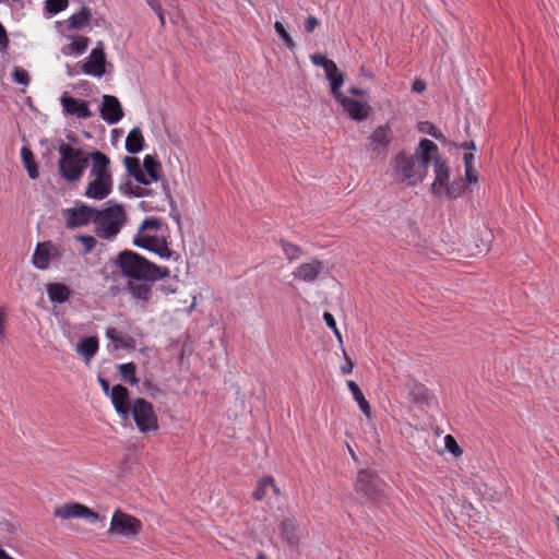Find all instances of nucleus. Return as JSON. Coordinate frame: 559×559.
<instances>
[{"instance_id": "49530a36", "label": "nucleus", "mask_w": 559, "mask_h": 559, "mask_svg": "<svg viewBox=\"0 0 559 559\" xmlns=\"http://www.w3.org/2000/svg\"><path fill=\"white\" fill-rule=\"evenodd\" d=\"M465 179L471 185L477 183V181H478L477 170L474 167L465 168Z\"/></svg>"}, {"instance_id": "c756f323", "label": "nucleus", "mask_w": 559, "mask_h": 559, "mask_svg": "<svg viewBox=\"0 0 559 559\" xmlns=\"http://www.w3.org/2000/svg\"><path fill=\"white\" fill-rule=\"evenodd\" d=\"M91 20V10L83 5L81 11L72 14L68 20L67 28L69 31H79L88 25Z\"/></svg>"}, {"instance_id": "0eeeda50", "label": "nucleus", "mask_w": 559, "mask_h": 559, "mask_svg": "<svg viewBox=\"0 0 559 559\" xmlns=\"http://www.w3.org/2000/svg\"><path fill=\"white\" fill-rule=\"evenodd\" d=\"M131 412L140 432L147 433L158 430V419L150 402L141 397L135 399Z\"/></svg>"}, {"instance_id": "3c124183", "label": "nucleus", "mask_w": 559, "mask_h": 559, "mask_svg": "<svg viewBox=\"0 0 559 559\" xmlns=\"http://www.w3.org/2000/svg\"><path fill=\"white\" fill-rule=\"evenodd\" d=\"M9 46V38L5 32V28L0 23V50H5Z\"/></svg>"}, {"instance_id": "dca6fc26", "label": "nucleus", "mask_w": 559, "mask_h": 559, "mask_svg": "<svg viewBox=\"0 0 559 559\" xmlns=\"http://www.w3.org/2000/svg\"><path fill=\"white\" fill-rule=\"evenodd\" d=\"M60 103L67 115L75 116L79 119H87L92 116L88 104L85 100L74 98L67 93H63L60 98Z\"/></svg>"}, {"instance_id": "c03bdc74", "label": "nucleus", "mask_w": 559, "mask_h": 559, "mask_svg": "<svg viewBox=\"0 0 559 559\" xmlns=\"http://www.w3.org/2000/svg\"><path fill=\"white\" fill-rule=\"evenodd\" d=\"M13 79L19 84H22V85L28 84V74L23 69L15 68L13 70Z\"/></svg>"}, {"instance_id": "0e129e2a", "label": "nucleus", "mask_w": 559, "mask_h": 559, "mask_svg": "<svg viewBox=\"0 0 559 559\" xmlns=\"http://www.w3.org/2000/svg\"><path fill=\"white\" fill-rule=\"evenodd\" d=\"M462 146L466 150H475L476 145L474 141H468L462 144Z\"/></svg>"}, {"instance_id": "ea45409f", "label": "nucleus", "mask_w": 559, "mask_h": 559, "mask_svg": "<svg viewBox=\"0 0 559 559\" xmlns=\"http://www.w3.org/2000/svg\"><path fill=\"white\" fill-rule=\"evenodd\" d=\"M74 239L80 241L83 246L82 250L80 251L81 255L88 254L97 245L96 238L90 235H76Z\"/></svg>"}, {"instance_id": "2f4dec72", "label": "nucleus", "mask_w": 559, "mask_h": 559, "mask_svg": "<svg viewBox=\"0 0 559 559\" xmlns=\"http://www.w3.org/2000/svg\"><path fill=\"white\" fill-rule=\"evenodd\" d=\"M124 166L128 170V173L139 182L142 185L147 186L146 175L144 170L142 169L140 162L135 157H126L123 159Z\"/></svg>"}, {"instance_id": "a19ab883", "label": "nucleus", "mask_w": 559, "mask_h": 559, "mask_svg": "<svg viewBox=\"0 0 559 559\" xmlns=\"http://www.w3.org/2000/svg\"><path fill=\"white\" fill-rule=\"evenodd\" d=\"M274 29L276 32V34L278 35V37L282 39V41L284 43V45L289 49V50H293L295 48V41L293 40V38L290 37L289 33L286 31L285 26L283 25V23H281L280 21H276L275 24H274Z\"/></svg>"}, {"instance_id": "72a5a7b5", "label": "nucleus", "mask_w": 559, "mask_h": 559, "mask_svg": "<svg viewBox=\"0 0 559 559\" xmlns=\"http://www.w3.org/2000/svg\"><path fill=\"white\" fill-rule=\"evenodd\" d=\"M47 293L51 301L59 304L67 301L70 297V289L60 283L48 285Z\"/></svg>"}, {"instance_id": "393cba45", "label": "nucleus", "mask_w": 559, "mask_h": 559, "mask_svg": "<svg viewBox=\"0 0 559 559\" xmlns=\"http://www.w3.org/2000/svg\"><path fill=\"white\" fill-rule=\"evenodd\" d=\"M310 58L314 66L323 68L325 78L329 80L331 87L333 86L334 81H337L340 76H344L333 60H330L320 53H314Z\"/></svg>"}, {"instance_id": "c9c22d12", "label": "nucleus", "mask_w": 559, "mask_h": 559, "mask_svg": "<svg viewBox=\"0 0 559 559\" xmlns=\"http://www.w3.org/2000/svg\"><path fill=\"white\" fill-rule=\"evenodd\" d=\"M423 252L429 258H435L436 255L444 254L447 250L445 243H435L432 240L424 239L423 243L419 245Z\"/></svg>"}, {"instance_id": "09e8293b", "label": "nucleus", "mask_w": 559, "mask_h": 559, "mask_svg": "<svg viewBox=\"0 0 559 559\" xmlns=\"http://www.w3.org/2000/svg\"><path fill=\"white\" fill-rule=\"evenodd\" d=\"M284 251H285L286 255L288 257V259H290V260L297 258L298 253H299V249L296 246L290 245V243L284 245Z\"/></svg>"}, {"instance_id": "473e14b6", "label": "nucleus", "mask_w": 559, "mask_h": 559, "mask_svg": "<svg viewBox=\"0 0 559 559\" xmlns=\"http://www.w3.org/2000/svg\"><path fill=\"white\" fill-rule=\"evenodd\" d=\"M144 139L139 128L132 129L126 139V150L131 154H136L142 151Z\"/></svg>"}, {"instance_id": "5701e85b", "label": "nucleus", "mask_w": 559, "mask_h": 559, "mask_svg": "<svg viewBox=\"0 0 559 559\" xmlns=\"http://www.w3.org/2000/svg\"><path fill=\"white\" fill-rule=\"evenodd\" d=\"M408 397L418 405L428 404L430 400L429 390L414 378L407 379L405 382Z\"/></svg>"}, {"instance_id": "39448f33", "label": "nucleus", "mask_w": 559, "mask_h": 559, "mask_svg": "<svg viewBox=\"0 0 559 559\" xmlns=\"http://www.w3.org/2000/svg\"><path fill=\"white\" fill-rule=\"evenodd\" d=\"M126 221V213L121 205H115L102 211L96 210L94 223L96 234L103 239L114 238L121 229Z\"/></svg>"}, {"instance_id": "1a4fd4ad", "label": "nucleus", "mask_w": 559, "mask_h": 559, "mask_svg": "<svg viewBox=\"0 0 559 559\" xmlns=\"http://www.w3.org/2000/svg\"><path fill=\"white\" fill-rule=\"evenodd\" d=\"M142 528L140 520L117 510L111 519L109 532L128 538L136 536Z\"/></svg>"}, {"instance_id": "bf43d9fd", "label": "nucleus", "mask_w": 559, "mask_h": 559, "mask_svg": "<svg viewBox=\"0 0 559 559\" xmlns=\"http://www.w3.org/2000/svg\"><path fill=\"white\" fill-rule=\"evenodd\" d=\"M349 93L355 96H365L367 92L365 90L358 88V87H350Z\"/></svg>"}, {"instance_id": "37998d69", "label": "nucleus", "mask_w": 559, "mask_h": 559, "mask_svg": "<svg viewBox=\"0 0 559 559\" xmlns=\"http://www.w3.org/2000/svg\"><path fill=\"white\" fill-rule=\"evenodd\" d=\"M68 7V0H47L46 10L49 13L57 14Z\"/></svg>"}, {"instance_id": "58836bf2", "label": "nucleus", "mask_w": 559, "mask_h": 559, "mask_svg": "<svg viewBox=\"0 0 559 559\" xmlns=\"http://www.w3.org/2000/svg\"><path fill=\"white\" fill-rule=\"evenodd\" d=\"M90 39L85 36H79L67 46V53H82L86 50Z\"/></svg>"}, {"instance_id": "a211bd4d", "label": "nucleus", "mask_w": 559, "mask_h": 559, "mask_svg": "<svg viewBox=\"0 0 559 559\" xmlns=\"http://www.w3.org/2000/svg\"><path fill=\"white\" fill-rule=\"evenodd\" d=\"M100 116L105 121H107L110 124L117 123L122 118V107L116 96H103Z\"/></svg>"}, {"instance_id": "7ed1b4c3", "label": "nucleus", "mask_w": 559, "mask_h": 559, "mask_svg": "<svg viewBox=\"0 0 559 559\" xmlns=\"http://www.w3.org/2000/svg\"><path fill=\"white\" fill-rule=\"evenodd\" d=\"M60 158L58 169L60 176L68 182L81 180L88 165V154L82 148L73 147L68 143H61L58 147Z\"/></svg>"}, {"instance_id": "f704fd0d", "label": "nucleus", "mask_w": 559, "mask_h": 559, "mask_svg": "<svg viewBox=\"0 0 559 559\" xmlns=\"http://www.w3.org/2000/svg\"><path fill=\"white\" fill-rule=\"evenodd\" d=\"M21 158L27 170L29 178L37 179L39 176V171L33 152L26 146L22 147Z\"/></svg>"}, {"instance_id": "7c9ffc66", "label": "nucleus", "mask_w": 559, "mask_h": 559, "mask_svg": "<svg viewBox=\"0 0 559 559\" xmlns=\"http://www.w3.org/2000/svg\"><path fill=\"white\" fill-rule=\"evenodd\" d=\"M347 386H348L349 391L352 392L354 400L357 402L359 408L364 413V415L368 419H371V406H370L369 402L365 399L358 384L355 381L349 380V381H347Z\"/></svg>"}, {"instance_id": "9d476101", "label": "nucleus", "mask_w": 559, "mask_h": 559, "mask_svg": "<svg viewBox=\"0 0 559 559\" xmlns=\"http://www.w3.org/2000/svg\"><path fill=\"white\" fill-rule=\"evenodd\" d=\"M64 247L52 241L39 242L33 255V265L38 270H46L51 260H59L64 254Z\"/></svg>"}, {"instance_id": "ddd939ff", "label": "nucleus", "mask_w": 559, "mask_h": 559, "mask_svg": "<svg viewBox=\"0 0 559 559\" xmlns=\"http://www.w3.org/2000/svg\"><path fill=\"white\" fill-rule=\"evenodd\" d=\"M53 515L66 521L72 519H86L93 521L99 520V515L96 512L78 502H69L57 506L53 510Z\"/></svg>"}, {"instance_id": "69168bd1", "label": "nucleus", "mask_w": 559, "mask_h": 559, "mask_svg": "<svg viewBox=\"0 0 559 559\" xmlns=\"http://www.w3.org/2000/svg\"><path fill=\"white\" fill-rule=\"evenodd\" d=\"M333 333H334L335 337L337 338L340 345L342 346L343 345V338H342V334L338 331V329L336 328L335 330H333Z\"/></svg>"}, {"instance_id": "6e6d98bb", "label": "nucleus", "mask_w": 559, "mask_h": 559, "mask_svg": "<svg viewBox=\"0 0 559 559\" xmlns=\"http://www.w3.org/2000/svg\"><path fill=\"white\" fill-rule=\"evenodd\" d=\"M5 320H7L5 312L2 309H0V336H2L4 334V331H5Z\"/></svg>"}, {"instance_id": "4d7b16f0", "label": "nucleus", "mask_w": 559, "mask_h": 559, "mask_svg": "<svg viewBox=\"0 0 559 559\" xmlns=\"http://www.w3.org/2000/svg\"><path fill=\"white\" fill-rule=\"evenodd\" d=\"M474 155L472 153L464 154V167L472 168L473 167Z\"/></svg>"}, {"instance_id": "603ef678", "label": "nucleus", "mask_w": 559, "mask_h": 559, "mask_svg": "<svg viewBox=\"0 0 559 559\" xmlns=\"http://www.w3.org/2000/svg\"><path fill=\"white\" fill-rule=\"evenodd\" d=\"M425 90H426V83L423 80L416 79L413 82L412 91L414 93H423Z\"/></svg>"}, {"instance_id": "bb28decb", "label": "nucleus", "mask_w": 559, "mask_h": 559, "mask_svg": "<svg viewBox=\"0 0 559 559\" xmlns=\"http://www.w3.org/2000/svg\"><path fill=\"white\" fill-rule=\"evenodd\" d=\"M98 350V340L95 336L84 337L76 344V352L83 357L86 365Z\"/></svg>"}, {"instance_id": "aec40b11", "label": "nucleus", "mask_w": 559, "mask_h": 559, "mask_svg": "<svg viewBox=\"0 0 559 559\" xmlns=\"http://www.w3.org/2000/svg\"><path fill=\"white\" fill-rule=\"evenodd\" d=\"M112 189V178H92L88 182L85 197L94 200H104Z\"/></svg>"}, {"instance_id": "412c9836", "label": "nucleus", "mask_w": 559, "mask_h": 559, "mask_svg": "<svg viewBox=\"0 0 559 559\" xmlns=\"http://www.w3.org/2000/svg\"><path fill=\"white\" fill-rule=\"evenodd\" d=\"M110 397L115 406L116 412L123 418L127 419L130 413L129 406V391L121 384L112 386L110 391Z\"/></svg>"}, {"instance_id": "f257e3e1", "label": "nucleus", "mask_w": 559, "mask_h": 559, "mask_svg": "<svg viewBox=\"0 0 559 559\" xmlns=\"http://www.w3.org/2000/svg\"><path fill=\"white\" fill-rule=\"evenodd\" d=\"M438 152L435 142L428 139L420 140L414 153L402 151L390 162L394 180L404 187H416L427 176L431 157Z\"/></svg>"}, {"instance_id": "e433bc0d", "label": "nucleus", "mask_w": 559, "mask_h": 559, "mask_svg": "<svg viewBox=\"0 0 559 559\" xmlns=\"http://www.w3.org/2000/svg\"><path fill=\"white\" fill-rule=\"evenodd\" d=\"M106 336L115 344L116 348H129L133 342L131 337L121 335L115 328H107Z\"/></svg>"}, {"instance_id": "79ce46f5", "label": "nucleus", "mask_w": 559, "mask_h": 559, "mask_svg": "<svg viewBox=\"0 0 559 559\" xmlns=\"http://www.w3.org/2000/svg\"><path fill=\"white\" fill-rule=\"evenodd\" d=\"M444 447L455 457H460L463 454V450L452 435H447L444 437Z\"/></svg>"}, {"instance_id": "de8ad7c7", "label": "nucleus", "mask_w": 559, "mask_h": 559, "mask_svg": "<svg viewBox=\"0 0 559 559\" xmlns=\"http://www.w3.org/2000/svg\"><path fill=\"white\" fill-rule=\"evenodd\" d=\"M319 25V20L314 16H308L305 21V29L307 33H312Z\"/></svg>"}, {"instance_id": "4be33fe9", "label": "nucleus", "mask_w": 559, "mask_h": 559, "mask_svg": "<svg viewBox=\"0 0 559 559\" xmlns=\"http://www.w3.org/2000/svg\"><path fill=\"white\" fill-rule=\"evenodd\" d=\"M100 273L110 293L117 295L120 290V281L126 277L121 270L116 266V260L112 263L105 264Z\"/></svg>"}, {"instance_id": "680f3d73", "label": "nucleus", "mask_w": 559, "mask_h": 559, "mask_svg": "<svg viewBox=\"0 0 559 559\" xmlns=\"http://www.w3.org/2000/svg\"><path fill=\"white\" fill-rule=\"evenodd\" d=\"M360 73H361V75H364L367 79H370V80L373 79L372 72L365 67L360 68Z\"/></svg>"}, {"instance_id": "a18cd8bd", "label": "nucleus", "mask_w": 559, "mask_h": 559, "mask_svg": "<svg viewBox=\"0 0 559 559\" xmlns=\"http://www.w3.org/2000/svg\"><path fill=\"white\" fill-rule=\"evenodd\" d=\"M343 356L345 359V364L341 367V372L343 374H348L353 371L354 368V361L350 359V357L347 355L346 350L342 347Z\"/></svg>"}, {"instance_id": "9b49d317", "label": "nucleus", "mask_w": 559, "mask_h": 559, "mask_svg": "<svg viewBox=\"0 0 559 559\" xmlns=\"http://www.w3.org/2000/svg\"><path fill=\"white\" fill-rule=\"evenodd\" d=\"M393 141V131L389 124L377 127L368 138L367 148L372 157L384 155Z\"/></svg>"}, {"instance_id": "f3484780", "label": "nucleus", "mask_w": 559, "mask_h": 559, "mask_svg": "<svg viewBox=\"0 0 559 559\" xmlns=\"http://www.w3.org/2000/svg\"><path fill=\"white\" fill-rule=\"evenodd\" d=\"M91 160L90 177L91 178H111L109 169L110 159L107 155L99 151L88 154V162Z\"/></svg>"}, {"instance_id": "b1692460", "label": "nucleus", "mask_w": 559, "mask_h": 559, "mask_svg": "<svg viewBox=\"0 0 559 559\" xmlns=\"http://www.w3.org/2000/svg\"><path fill=\"white\" fill-rule=\"evenodd\" d=\"M281 534L284 542L290 546H297L300 543L301 532L298 523L294 519H284L281 523Z\"/></svg>"}, {"instance_id": "5fc2aeb1", "label": "nucleus", "mask_w": 559, "mask_h": 559, "mask_svg": "<svg viewBox=\"0 0 559 559\" xmlns=\"http://www.w3.org/2000/svg\"><path fill=\"white\" fill-rule=\"evenodd\" d=\"M323 319L330 329L335 330L337 328L334 317L330 312L325 311L323 313Z\"/></svg>"}, {"instance_id": "423d86ee", "label": "nucleus", "mask_w": 559, "mask_h": 559, "mask_svg": "<svg viewBox=\"0 0 559 559\" xmlns=\"http://www.w3.org/2000/svg\"><path fill=\"white\" fill-rule=\"evenodd\" d=\"M344 81V76H340L337 81H334L331 93L334 96V98L341 104L344 111L349 116V118L356 121H361L370 115L371 107L368 103L355 100L344 96L341 92V87L343 86Z\"/></svg>"}, {"instance_id": "4c0bfd02", "label": "nucleus", "mask_w": 559, "mask_h": 559, "mask_svg": "<svg viewBox=\"0 0 559 559\" xmlns=\"http://www.w3.org/2000/svg\"><path fill=\"white\" fill-rule=\"evenodd\" d=\"M121 378L132 385L138 384L139 379L135 377V366L132 362L121 364L118 366Z\"/></svg>"}, {"instance_id": "6e6552de", "label": "nucleus", "mask_w": 559, "mask_h": 559, "mask_svg": "<svg viewBox=\"0 0 559 559\" xmlns=\"http://www.w3.org/2000/svg\"><path fill=\"white\" fill-rule=\"evenodd\" d=\"M355 491L374 503H379L383 499L382 481L374 472L369 469L358 472Z\"/></svg>"}, {"instance_id": "f8f14e48", "label": "nucleus", "mask_w": 559, "mask_h": 559, "mask_svg": "<svg viewBox=\"0 0 559 559\" xmlns=\"http://www.w3.org/2000/svg\"><path fill=\"white\" fill-rule=\"evenodd\" d=\"M96 209L86 204L66 209L61 212L64 218V225L69 229L86 226L88 223L94 222Z\"/></svg>"}, {"instance_id": "052dcab7", "label": "nucleus", "mask_w": 559, "mask_h": 559, "mask_svg": "<svg viewBox=\"0 0 559 559\" xmlns=\"http://www.w3.org/2000/svg\"><path fill=\"white\" fill-rule=\"evenodd\" d=\"M134 194L136 197H144V195H147L148 194V190L145 189V188H141V187H138L135 190H134Z\"/></svg>"}, {"instance_id": "cd10ccee", "label": "nucleus", "mask_w": 559, "mask_h": 559, "mask_svg": "<svg viewBox=\"0 0 559 559\" xmlns=\"http://www.w3.org/2000/svg\"><path fill=\"white\" fill-rule=\"evenodd\" d=\"M146 175L147 185L156 182L160 178L162 166L160 163L151 155H146L143 160V167Z\"/></svg>"}, {"instance_id": "6ab92c4d", "label": "nucleus", "mask_w": 559, "mask_h": 559, "mask_svg": "<svg viewBox=\"0 0 559 559\" xmlns=\"http://www.w3.org/2000/svg\"><path fill=\"white\" fill-rule=\"evenodd\" d=\"M324 266L318 259H312L309 262L300 264L296 271L293 272L295 280L302 282H313L322 273Z\"/></svg>"}, {"instance_id": "13d9d810", "label": "nucleus", "mask_w": 559, "mask_h": 559, "mask_svg": "<svg viewBox=\"0 0 559 559\" xmlns=\"http://www.w3.org/2000/svg\"><path fill=\"white\" fill-rule=\"evenodd\" d=\"M98 381H99V384H100L104 393L108 395L109 391H110L108 381L105 380L104 378H99Z\"/></svg>"}, {"instance_id": "4468645a", "label": "nucleus", "mask_w": 559, "mask_h": 559, "mask_svg": "<svg viewBox=\"0 0 559 559\" xmlns=\"http://www.w3.org/2000/svg\"><path fill=\"white\" fill-rule=\"evenodd\" d=\"M133 243L139 248L156 253L160 258L169 259L175 254V252L168 248L164 238L139 235L134 238Z\"/></svg>"}, {"instance_id": "20e7f679", "label": "nucleus", "mask_w": 559, "mask_h": 559, "mask_svg": "<svg viewBox=\"0 0 559 559\" xmlns=\"http://www.w3.org/2000/svg\"><path fill=\"white\" fill-rule=\"evenodd\" d=\"M433 165V181L430 186V192L438 198L453 200L459 198L464 191V185L461 180L450 182V167L440 156L439 151L431 157Z\"/></svg>"}, {"instance_id": "864d4df0", "label": "nucleus", "mask_w": 559, "mask_h": 559, "mask_svg": "<svg viewBox=\"0 0 559 559\" xmlns=\"http://www.w3.org/2000/svg\"><path fill=\"white\" fill-rule=\"evenodd\" d=\"M148 4L157 13L158 19L160 21V24L164 25L165 24V17H164V12L160 9V7L155 3V0H151V3H148Z\"/></svg>"}, {"instance_id": "c85d7f7f", "label": "nucleus", "mask_w": 559, "mask_h": 559, "mask_svg": "<svg viewBox=\"0 0 559 559\" xmlns=\"http://www.w3.org/2000/svg\"><path fill=\"white\" fill-rule=\"evenodd\" d=\"M269 488H271L274 492L275 496H280L281 495V490L280 488L276 486L275 481H274V478L272 476H266L264 478H262L259 483H258V486L257 488L254 489V491L252 492V497L257 500V501H261L263 500L266 495H267V490Z\"/></svg>"}, {"instance_id": "f03ea898", "label": "nucleus", "mask_w": 559, "mask_h": 559, "mask_svg": "<svg viewBox=\"0 0 559 559\" xmlns=\"http://www.w3.org/2000/svg\"><path fill=\"white\" fill-rule=\"evenodd\" d=\"M116 266L127 281L156 282L170 273L167 267L158 266L131 250H123L117 255Z\"/></svg>"}, {"instance_id": "338daca9", "label": "nucleus", "mask_w": 559, "mask_h": 559, "mask_svg": "<svg viewBox=\"0 0 559 559\" xmlns=\"http://www.w3.org/2000/svg\"><path fill=\"white\" fill-rule=\"evenodd\" d=\"M426 131L429 134H431L432 136L438 138L437 132H436V128L433 126L429 124V128Z\"/></svg>"}, {"instance_id": "2eb2a0df", "label": "nucleus", "mask_w": 559, "mask_h": 559, "mask_svg": "<svg viewBox=\"0 0 559 559\" xmlns=\"http://www.w3.org/2000/svg\"><path fill=\"white\" fill-rule=\"evenodd\" d=\"M106 56L103 43L98 41L97 46L91 51L90 60L82 66V72L87 75L100 78L105 73Z\"/></svg>"}, {"instance_id": "a878e982", "label": "nucleus", "mask_w": 559, "mask_h": 559, "mask_svg": "<svg viewBox=\"0 0 559 559\" xmlns=\"http://www.w3.org/2000/svg\"><path fill=\"white\" fill-rule=\"evenodd\" d=\"M153 283L154 282L127 281L126 288L134 299L146 304L151 298Z\"/></svg>"}, {"instance_id": "774afa93", "label": "nucleus", "mask_w": 559, "mask_h": 559, "mask_svg": "<svg viewBox=\"0 0 559 559\" xmlns=\"http://www.w3.org/2000/svg\"><path fill=\"white\" fill-rule=\"evenodd\" d=\"M0 559H14L11 556H9L4 550L0 551Z\"/></svg>"}, {"instance_id": "e2e57ef3", "label": "nucleus", "mask_w": 559, "mask_h": 559, "mask_svg": "<svg viewBox=\"0 0 559 559\" xmlns=\"http://www.w3.org/2000/svg\"><path fill=\"white\" fill-rule=\"evenodd\" d=\"M160 290L165 294V295H168V294H173L175 293L176 290L174 288H171L170 286H167V285H160Z\"/></svg>"}, {"instance_id": "8fccbe9b", "label": "nucleus", "mask_w": 559, "mask_h": 559, "mask_svg": "<svg viewBox=\"0 0 559 559\" xmlns=\"http://www.w3.org/2000/svg\"><path fill=\"white\" fill-rule=\"evenodd\" d=\"M159 227V221L156 218H146L141 225V230L144 229H157Z\"/></svg>"}]
</instances>
